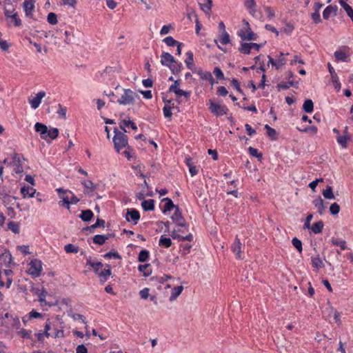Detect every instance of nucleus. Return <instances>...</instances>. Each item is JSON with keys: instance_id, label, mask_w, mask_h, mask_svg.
Returning <instances> with one entry per match:
<instances>
[{"instance_id": "40", "label": "nucleus", "mask_w": 353, "mask_h": 353, "mask_svg": "<svg viewBox=\"0 0 353 353\" xmlns=\"http://www.w3.org/2000/svg\"><path fill=\"white\" fill-rule=\"evenodd\" d=\"M8 228L14 234L19 233V224L17 222H14V221L8 222Z\"/></svg>"}, {"instance_id": "13", "label": "nucleus", "mask_w": 353, "mask_h": 353, "mask_svg": "<svg viewBox=\"0 0 353 353\" xmlns=\"http://www.w3.org/2000/svg\"><path fill=\"white\" fill-rule=\"evenodd\" d=\"M241 248L242 244L240 241V239L236 236L235 238L234 242L232 245V250L236 254L238 259H241Z\"/></svg>"}, {"instance_id": "29", "label": "nucleus", "mask_w": 353, "mask_h": 353, "mask_svg": "<svg viewBox=\"0 0 353 353\" xmlns=\"http://www.w3.org/2000/svg\"><path fill=\"white\" fill-rule=\"evenodd\" d=\"M290 86H294L296 88H298V82L294 81H288L286 83H281L277 85V88H279V90H287Z\"/></svg>"}, {"instance_id": "54", "label": "nucleus", "mask_w": 353, "mask_h": 353, "mask_svg": "<svg viewBox=\"0 0 353 353\" xmlns=\"http://www.w3.org/2000/svg\"><path fill=\"white\" fill-rule=\"evenodd\" d=\"M10 317L12 319V327L13 329L19 330L21 326L19 319L17 316H12V315H10Z\"/></svg>"}, {"instance_id": "63", "label": "nucleus", "mask_w": 353, "mask_h": 353, "mask_svg": "<svg viewBox=\"0 0 353 353\" xmlns=\"http://www.w3.org/2000/svg\"><path fill=\"white\" fill-rule=\"evenodd\" d=\"M264 10L269 19H272L275 16L274 10L270 7L266 6L264 8Z\"/></svg>"}, {"instance_id": "2", "label": "nucleus", "mask_w": 353, "mask_h": 353, "mask_svg": "<svg viewBox=\"0 0 353 353\" xmlns=\"http://www.w3.org/2000/svg\"><path fill=\"white\" fill-rule=\"evenodd\" d=\"M114 132L113 142L114 148L117 152H119L121 149L128 145V137L125 134V132L119 131L116 128L114 129Z\"/></svg>"}, {"instance_id": "27", "label": "nucleus", "mask_w": 353, "mask_h": 353, "mask_svg": "<svg viewBox=\"0 0 353 353\" xmlns=\"http://www.w3.org/2000/svg\"><path fill=\"white\" fill-rule=\"evenodd\" d=\"M93 212L90 210H82L81 214L79 215V217L83 221H89L92 219L93 217Z\"/></svg>"}, {"instance_id": "62", "label": "nucleus", "mask_w": 353, "mask_h": 353, "mask_svg": "<svg viewBox=\"0 0 353 353\" xmlns=\"http://www.w3.org/2000/svg\"><path fill=\"white\" fill-rule=\"evenodd\" d=\"M59 110H58L57 113L63 118H66V112H67V108L66 107L62 106L61 104H59Z\"/></svg>"}, {"instance_id": "39", "label": "nucleus", "mask_w": 353, "mask_h": 353, "mask_svg": "<svg viewBox=\"0 0 353 353\" xmlns=\"http://www.w3.org/2000/svg\"><path fill=\"white\" fill-rule=\"evenodd\" d=\"M164 201H166V203L164 205L163 212L165 213L167 211L171 210L172 208H175L176 207H178L177 205H175L172 201L169 198H165L163 199Z\"/></svg>"}, {"instance_id": "1", "label": "nucleus", "mask_w": 353, "mask_h": 353, "mask_svg": "<svg viewBox=\"0 0 353 353\" xmlns=\"http://www.w3.org/2000/svg\"><path fill=\"white\" fill-rule=\"evenodd\" d=\"M139 99V96L130 89H122L121 96L117 99V102L122 105H133L136 102V99Z\"/></svg>"}, {"instance_id": "11", "label": "nucleus", "mask_w": 353, "mask_h": 353, "mask_svg": "<svg viewBox=\"0 0 353 353\" xmlns=\"http://www.w3.org/2000/svg\"><path fill=\"white\" fill-rule=\"evenodd\" d=\"M327 68H328L329 72L330 73L332 81L334 83V88L336 90H337V91H339L341 89V83L339 81V77H338L334 68L332 66V65L330 63H327Z\"/></svg>"}, {"instance_id": "34", "label": "nucleus", "mask_w": 353, "mask_h": 353, "mask_svg": "<svg viewBox=\"0 0 353 353\" xmlns=\"http://www.w3.org/2000/svg\"><path fill=\"white\" fill-rule=\"evenodd\" d=\"M334 56L336 60L347 62L349 60L348 56L343 51L339 50L334 52Z\"/></svg>"}, {"instance_id": "35", "label": "nucleus", "mask_w": 353, "mask_h": 353, "mask_svg": "<svg viewBox=\"0 0 353 353\" xmlns=\"http://www.w3.org/2000/svg\"><path fill=\"white\" fill-rule=\"evenodd\" d=\"M323 228V223L322 221H319L313 223L312 226L311 227V230L314 234H319L322 232Z\"/></svg>"}, {"instance_id": "52", "label": "nucleus", "mask_w": 353, "mask_h": 353, "mask_svg": "<svg viewBox=\"0 0 353 353\" xmlns=\"http://www.w3.org/2000/svg\"><path fill=\"white\" fill-rule=\"evenodd\" d=\"M331 242L333 245L339 246L341 250H344L347 248L346 247V242L345 241H338L336 239H332L331 240Z\"/></svg>"}, {"instance_id": "28", "label": "nucleus", "mask_w": 353, "mask_h": 353, "mask_svg": "<svg viewBox=\"0 0 353 353\" xmlns=\"http://www.w3.org/2000/svg\"><path fill=\"white\" fill-rule=\"evenodd\" d=\"M187 59L185 60V63L187 65V67L191 70H193L194 67V59H193V53L191 51H188L186 52Z\"/></svg>"}, {"instance_id": "33", "label": "nucleus", "mask_w": 353, "mask_h": 353, "mask_svg": "<svg viewBox=\"0 0 353 353\" xmlns=\"http://www.w3.org/2000/svg\"><path fill=\"white\" fill-rule=\"evenodd\" d=\"M141 205L144 210H153L154 209V201L153 199L144 200Z\"/></svg>"}, {"instance_id": "32", "label": "nucleus", "mask_w": 353, "mask_h": 353, "mask_svg": "<svg viewBox=\"0 0 353 353\" xmlns=\"http://www.w3.org/2000/svg\"><path fill=\"white\" fill-rule=\"evenodd\" d=\"M303 110L307 113H310L313 111L314 103L311 99H306L303 105Z\"/></svg>"}, {"instance_id": "30", "label": "nucleus", "mask_w": 353, "mask_h": 353, "mask_svg": "<svg viewBox=\"0 0 353 353\" xmlns=\"http://www.w3.org/2000/svg\"><path fill=\"white\" fill-rule=\"evenodd\" d=\"M312 265L314 268H316L317 270H319L320 268L324 267L323 261L321 259L319 255H317L316 256L312 257Z\"/></svg>"}, {"instance_id": "61", "label": "nucleus", "mask_w": 353, "mask_h": 353, "mask_svg": "<svg viewBox=\"0 0 353 353\" xmlns=\"http://www.w3.org/2000/svg\"><path fill=\"white\" fill-rule=\"evenodd\" d=\"M171 109H172V108L167 105H165L163 107V114L165 117L170 118V119L171 118L172 114V113L171 112Z\"/></svg>"}, {"instance_id": "22", "label": "nucleus", "mask_w": 353, "mask_h": 353, "mask_svg": "<svg viewBox=\"0 0 353 353\" xmlns=\"http://www.w3.org/2000/svg\"><path fill=\"white\" fill-rule=\"evenodd\" d=\"M169 92H174L177 97L184 96L186 98H189L190 97V92L184 91L180 88H175V86L172 88H169Z\"/></svg>"}, {"instance_id": "47", "label": "nucleus", "mask_w": 353, "mask_h": 353, "mask_svg": "<svg viewBox=\"0 0 353 353\" xmlns=\"http://www.w3.org/2000/svg\"><path fill=\"white\" fill-rule=\"evenodd\" d=\"M105 225V221L101 219H97V221L94 224L92 225L90 227H86L83 228L84 230H92L94 228H97L98 227H104Z\"/></svg>"}, {"instance_id": "21", "label": "nucleus", "mask_w": 353, "mask_h": 353, "mask_svg": "<svg viewBox=\"0 0 353 353\" xmlns=\"http://www.w3.org/2000/svg\"><path fill=\"white\" fill-rule=\"evenodd\" d=\"M239 35L243 40L250 41L256 39V34L250 30V28H248V31L247 33L241 30L239 32Z\"/></svg>"}, {"instance_id": "26", "label": "nucleus", "mask_w": 353, "mask_h": 353, "mask_svg": "<svg viewBox=\"0 0 353 353\" xmlns=\"http://www.w3.org/2000/svg\"><path fill=\"white\" fill-rule=\"evenodd\" d=\"M110 234L108 235H101L97 234L93 237V242L97 245H103L106 240H108L110 237Z\"/></svg>"}, {"instance_id": "38", "label": "nucleus", "mask_w": 353, "mask_h": 353, "mask_svg": "<svg viewBox=\"0 0 353 353\" xmlns=\"http://www.w3.org/2000/svg\"><path fill=\"white\" fill-rule=\"evenodd\" d=\"M206 3H200L201 10L205 12L207 14H210V12L212 9V0H206Z\"/></svg>"}, {"instance_id": "44", "label": "nucleus", "mask_w": 353, "mask_h": 353, "mask_svg": "<svg viewBox=\"0 0 353 353\" xmlns=\"http://www.w3.org/2000/svg\"><path fill=\"white\" fill-rule=\"evenodd\" d=\"M168 67L174 74H176L181 72V64L175 61V63H171Z\"/></svg>"}, {"instance_id": "56", "label": "nucleus", "mask_w": 353, "mask_h": 353, "mask_svg": "<svg viewBox=\"0 0 353 353\" xmlns=\"http://www.w3.org/2000/svg\"><path fill=\"white\" fill-rule=\"evenodd\" d=\"M249 153L252 157H256L259 159H261L262 158V154L260 152H258V150L252 147H249L248 148Z\"/></svg>"}, {"instance_id": "16", "label": "nucleus", "mask_w": 353, "mask_h": 353, "mask_svg": "<svg viewBox=\"0 0 353 353\" xmlns=\"http://www.w3.org/2000/svg\"><path fill=\"white\" fill-rule=\"evenodd\" d=\"M34 8V0L25 1L23 2V9L27 17H32Z\"/></svg>"}, {"instance_id": "9", "label": "nucleus", "mask_w": 353, "mask_h": 353, "mask_svg": "<svg viewBox=\"0 0 353 353\" xmlns=\"http://www.w3.org/2000/svg\"><path fill=\"white\" fill-rule=\"evenodd\" d=\"M181 232H183L181 229H174L173 231L172 232L171 236L174 239H177L179 241H192L193 236L192 234L190 233L188 235L183 236L180 234Z\"/></svg>"}, {"instance_id": "48", "label": "nucleus", "mask_w": 353, "mask_h": 353, "mask_svg": "<svg viewBox=\"0 0 353 353\" xmlns=\"http://www.w3.org/2000/svg\"><path fill=\"white\" fill-rule=\"evenodd\" d=\"M219 39L223 45H226L230 43V36L229 34L226 32V30L222 32L221 34L220 35Z\"/></svg>"}, {"instance_id": "36", "label": "nucleus", "mask_w": 353, "mask_h": 353, "mask_svg": "<svg viewBox=\"0 0 353 353\" xmlns=\"http://www.w3.org/2000/svg\"><path fill=\"white\" fill-rule=\"evenodd\" d=\"M159 245L160 246L168 248L172 245V241L170 238L161 236L159 241Z\"/></svg>"}, {"instance_id": "37", "label": "nucleus", "mask_w": 353, "mask_h": 353, "mask_svg": "<svg viewBox=\"0 0 353 353\" xmlns=\"http://www.w3.org/2000/svg\"><path fill=\"white\" fill-rule=\"evenodd\" d=\"M59 135V130L56 128H51L50 130H48V133H46V140L48 141V138L50 139H56Z\"/></svg>"}, {"instance_id": "4", "label": "nucleus", "mask_w": 353, "mask_h": 353, "mask_svg": "<svg viewBox=\"0 0 353 353\" xmlns=\"http://www.w3.org/2000/svg\"><path fill=\"white\" fill-rule=\"evenodd\" d=\"M57 191L59 193V198L61 199V201L59 202V205L65 206L68 210H70V207L68 193L72 194V192L68 190H64L62 188H57Z\"/></svg>"}, {"instance_id": "64", "label": "nucleus", "mask_w": 353, "mask_h": 353, "mask_svg": "<svg viewBox=\"0 0 353 353\" xmlns=\"http://www.w3.org/2000/svg\"><path fill=\"white\" fill-rule=\"evenodd\" d=\"M10 19H12V21H14V25L15 26H20L21 25V19L18 17V15H17V12H14L13 13V14L12 15V17H10Z\"/></svg>"}, {"instance_id": "18", "label": "nucleus", "mask_w": 353, "mask_h": 353, "mask_svg": "<svg viewBox=\"0 0 353 353\" xmlns=\"http://www.w3.org/2000/svg\"><path fill=\"white\" fill-rule=\"evenodd\" d=\"M12 163L14 165H15L14 170L16 173H20L23 172V168L21 163V159L19 154L14 153L12 156Z\"/></svg>"}, {"instance_id": "10", "label": "nucleus", "mask_w": 353, "mask_h": 353, "mask_svg": "<svg viewBox=\"0 0 353 353\" xmlns=\"http://www.w3.org/2000/svg\"><path fill=\"white\" fill-rule=\"evenodd\" d=\"M46 96V92L44 91L39 92L36 94V96L32 99H29V103L31 105V107L33 109L37 108L41 102L42 99Z\"/></svg>"}, {"instance_id": "49", "label": "nucleus", "mask_w": 353, "mask_h": 353, "mask_svg": "<svg viewBox=\"0 0 353 353\" xmlns=\"http://www.w3.org/2000/svg\"><path fill=\"white\" fill-rule=\"evenodd\" d=\"M47 21L50 24L55 25L57 23V16L54 12H50L47 17Z\"/></svg>"}, {"instance_id": "19", "label": "nucleus", "mask_w": 353, "mask_h": 353, "mask_svg": "<svg viewBox=\"0 0 353 353\" xmlns=\"http://www.w3.org/2000/svg\"><path fill=\"white\" fill-rule=\"evenodd\" d=\"M314 205L317 208V211L320 214H322L325 209L324 201L321 196H318L313 201Z\"/></svg>"}, {"instance_id": "41", "label": "nucleus", "mask_w": 353, "mask_h": 353, "mask_svg": "<svg viewBox=\"0 0 353 353\" xmlns=\"http://www.w3.org/2000/svg\"><path fill=\"white\" fill-rule=\"evenodd\" d=\"M265 128L267 130L268 135L272 139L276 140L277 139V133L276 130L269 126L268 124L265 125Z\"/></svg>"}, {"instance_id": "59", "label": "nucleus", "mask_w": 353, "mask_h": 353, "mask_svg": "<svg viewBox=\"0 0 353 353\" xmlns=\"http://www.w3.org/2000/svg\"><path fill=\"white\" fill-rule=\"evenodd\" d=\"M198 74L203 79H212V74L210 72H203L202 70H200L198 72Z\"/></svg>"}, {"instance_id": "3", "label": "nucleus", "mask_w": 353, "mask_h": 353, "mask_svg": "<svg viewBox=\"0 0 353 353\" xmlns=\"http://www.w3.org/2000/svg\"><path fill=\"white\" fill-rule=\"evenodd\" d=\"M28 274L34 277H38L41 274L42 270V263L40 260L34 259L30 263Z\"/></svg>"}, {"instance_id": "15", "label": "nucleus", "mask_w": 353, "mask_h": 353, "mask_svg": "<svg viewBox=\"0 0 353 353\" xmlns=\"http://www.w3.org/2000/svg\"><path fill=\"white\" fill-rule=\"evenodd\" d=\"M34 128L36 132H39L40 137L41 139L46 140V133H48V127L41 123H36L34 125Z\"/></svg>"}, {"instance_id": "20", "label": "nucleus", "mask_w": 353, "mask_h": 353, "mask_svg": "<svg viewBox=\"0 0 353 353\" xmlns=\"http://www.w3.org/2000/svg\"><path fill=\"white\" fill-rule=\"evenodd\" d=\"M130 126L132 129L136 130L137 129V125L132 121L130 119L128 120L124 119L122 120L120 123L119 127L123 131V132H127L125 130V127Z\"/></svg>"}, {"instance_id": "5", "label": "nucleus", "mask_w": 353, "mask_h": 353, "mask_svg": "<svg viewBox=\"0 0 353 353\" xmlns=\"http://www.w3.org/2000/svg\"><path fill=\"white\" fill-rule=\"evenodd\" d=\"M210 110L212 113L216 116H223L227 114L228 108L225 105H221L214 103L210 100Z\"/></svg>"}, {"instance_id": "7", "label": "nucleus", "mask_w": 353, "mask_h": 353, "mask_svg": "<svg viewBox=\"0 0 353 353\" xmlns=\"http://www.w3.org/2000/svg\"><path fill=\"white\" fill-rule=\"evenodd\" d=\"M140 219L139 212L136 209H127L125 219L128 222H133L135 225L137 223L138 221Z\"/></svg>"}, {"instance_id": "12", "label": "nucleus", "mask_w": 353, "mask_h": 353, "mask_svg": "<svg viewBox=\"0 0 353 353\" xmlns=\"http://www.w3.org/2000/svg\"><path fill=\"white\" fill-rule=\"evenodd\" d=\"M338 7L336 6H328L323 12V17L324 19H328L331 16H336Z\"/></svg>"}, {"instance_id": "58", "label": "nucleus", "mask_w": 353, "mask_h": 353, "mask_svg": "<svg viewBox=\"0 0 353 353\" xmlns=\"http://www.w3.org/2000/svg\"><path fill=\"white\" fill-rule=\"evenodd\" d=\"M31 331L25 329H21L18 332V334L23 339H30Z\"/></svg>"}, {"instance_id": "31", "label": "nucleus", "mask_w": 353, "mask_h": 353, "mask_svg": "<svg viewBox=\"0 0 353 353\" xmlns=\"http://www.w3.org/2000/svg\"><path fill=\"white\" fill-rule=\"evenodd\" d=\"M350 137L347 134L340 135L336 138L338 143L343 148H346L347 146V141Z\"/></svg>"}, {"instance_id": "51", "label": "nucleus", "mask_w": 353, "mask_h": 353, "mask_svg": "<svg viewBox=\"0 0 353 353\" xmlns=\"http://www.w3.org/2000/svg\"><path fill=\"white\" fill-rule=\"evenodd\" d=\"M149 266L150 264L139 265L138 268L140 272L143 273L144 276H149L152 272L151 270H148Z\"/></svg>"}, {"instance_id": "46", "label": "nucleus", "mask_w": 353, "mask_h": 353, "mask_svg": "<svg viewBox=\"0 0 353 353\" xmlns=\"http://www.w3.org/2000/svg\"><path fill=\"white\" fill-rule=\"evenodd\" d=\"M64 250L67 253H77L79 249L78 246H75L72 243H68L65 245Z\"/></svg>"}, {"instance_id": "23", "label": "nucleus", "mask_w": 353, "mask_h": 353, "mask_svg": "<svg viewBox=\"0 0 353 353\" xmlns=\"http://www.w3.org/2000/svg\"><path fill=\"white\" fill-rule=\"evenodd\" d=\"M183 290V287L182 285H179L177 287H174L172 289L171 295L170 296V301H174L182 292Z\"/></svg>"}, {"instance_id": "57", "label": "nucleus", "mask_w": 353, "mask_h": 353, "mask_svg": "<svg viewBox=\"0 0 353 353\" xmlns=\"http://www.w3.org/2000/svg\"><path fill=\"white\" fill-rule=\"evenodd\" d=\"M330 211L332 214L336 215L340 211V206L336 203H334L330 205Z\"/></svg>"}, {"instance_id": "50", "label": "nucleus", "mask_w": 353, "mask_h": 353, "mask_svg": "<svg viewBox=\"0 0 353 353\" xmlns=\"http://www.w3.org/2000/svg\"><path fill=\"white\" fill-rule=\"evenodd\" d=\"M292 245H294V247L296 248V250L299 251V252L301 253V252L303 250L301 241L299 239H298L296 237H294L292 239Z\"/></svg>"}, {"instance_id": "43", "label": "nucleus", "mask_w": 353, "mask_h": 353, "mask_svg": "<svg viewBox=\"0 0 353 353\" xmlns=\"http://www.w3.org/2000/svg\"><path fill=\"white\" fill-rule=\"evenodd\" d=\"M323 195L327 199H334V195L332 192V188L328 185L327 188L323 191Z\"/></svg>"}, {"instance_id": "60", "label": "nucleus", "mask_w": 353, "mask_h": 353, "mask_svg": "<svg viewBox=\"0 0 353 353\" xmlns=\"http://www.w3.org/2000/svg\"><path fill=\"white\" fill-rule=\"evenodd\" d=\"M215 77L219 79H222L224 78V75L221 70L219 67H215L213 71Z\"/></svg>"}, {"instance_id": "6", "label": "nucleus", "mask_w": 353, "mask_h": 353, "mask_svg": "<svg viewBox=\"0 0 353 353\" xmlns=\"http://www.w3.org/2000/svg\"><path fill=\"white\" fill-rule=\"evenodd\" d=\"M81 184L84 187L83 193L89 196H94V192L97 188V185L94 184L90 180H84L81 181Z\"/></svg>"}, {"instance_id": "55", "label": "nucleus", "mask_w": 353, "mask_h": 353, "mask_svg": "<svg viewBox=\"0 0 353 353\" xmlns=\"http://www.w3.org/2000/svg\"><path fill=\"white\" fill-rule=\"evenodd\" d=\"M328 309L330 310V312H334V319L336 323L338 324H341V321L340 319V313L337 310H334L333 307L331 305H329Z\"/></svg>"}, {"instance_id": "17", "label": "nucleus", "mask_w": 353, "mask_h": 353, "mask_svg": "<svg viewBox=\"0 0 353 353\" xmlns=\"http://www.w3.org/2000/svg\"><path fill=\"white\" fill-rule=\"evenodd\" d=\"M36 192V189L30 187L29 185H24L21 188V193L23 198L33 197Z\"/></svg>"}, {"instance_id": "24", "label": "nucleus", "mask_w": 353, "mask_h": 353, "mask_svg": "<svg viewBox=\"0 0 353 353\" xmlns=\"http://www.w3.org/2000/svg\"><path fill=\"white\" fill-rule=\"evenodd\" d=\"M347 1V0H340L339 3H340L341 6L344 8L347 14L350 17V19H352V21L353 22V9L352 8V7L350 5H348L346 3Z\"/></svg>"}, {"instance_id": "42", "label": "nucleus", "mask_w": 353, "mask_h": 353, "mask_svg": "<svg viewBox=\"0 0 353 353\" xmlns=\"http://www.w3.org/2000/svg\"><path fill=\"white\" fill-rule=\"evenodd\" d=\"M251 50V45L250 43H243L239 48V51L245 54H248L250 53Z\"/></svg>"}, {"instance_id": "53", "label": "nucleus", "mask_w": 353, "mask_h": 353, "mask_svg": "<svg viewBox=\"0 0 353 353\" xmlns=\"http://www.w3.org/2000/svg\"><path fill=\"white\" fill-rule=\"evenodd\" d=\"M163 41L168 46H174L179 43V41L174 39L172 37L169 36L163 39Z\"/></svg>"}, {"instance_id": "14", "label": "nucleus", "mask_w": 353, "mask_h": 353, "mask_svg": "<svg viewBox=\"0 0 353 353\" xmlns=\"http://www.w3.org/2000/svg\"><path fill=\"white\" fill-rule=\"evenodd\" d=\"M161 63L163 65L169 66L171 63H175V59L170 53L163 52L161 55Z\"/></svg>"}, {"instance_id": "8", "label": "nucleus", "mask_w": 353, "mask_h": 353, "mask_svg": "<svg viewBox=\"0 0 353 353\" xmlns=\"http://www.w3.org/2000/svg\"><path fill=\"white\" fill-rule=\"evenodd\" d=\"M172 221L176 223L178 227H185V220L183 217L179 207H176V210L173 215L172 216Z\"/></svg>"}, {"instance_id": "45", "label": "nucleus", "mask_w": 353, "mask_h": 353, "mask_svg": "<svg viewBox=\"0 0 353 353\" xmlns=\"http://www.w3.org/2000/svg\"><path fill=\"white\" fill-rule=\"evenodd\" d=\"M149 258V252L147 250H142L138 256V260L139 262H145Z\"/></svg>"}, {"instance_id": "25", "label": "nucleus", "mask_w": 353, "mask_h": 353, "mask_svg": "<svg viewBox=\"0 0 353 353\" xmlns=\"http://www.w3.org/2000/svg\"><path fill=\"white\" fill-rule=\"evenodd\" d=\"M106 266L108 268L107 269H104L103 270L98 273L99 276L101 277V283L105 282L107 281V277L108 276H110L112 273L110 270V265L107 264Z\"/></svg>"}]
</instances>
